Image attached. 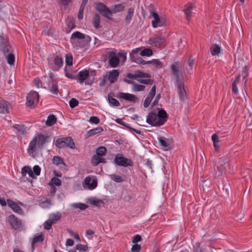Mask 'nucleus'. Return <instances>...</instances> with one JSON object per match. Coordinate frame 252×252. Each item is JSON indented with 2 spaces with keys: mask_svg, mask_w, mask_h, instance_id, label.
<instances>
[{
  "mask_svg": "<svg viewBox=\"0 0 252 252\" xmlns=\"http://www.w3.org/2000/svg\"><path fill=\"white\" fill-rule=\"evenodd\" d=\"M167 114L163 109L158 110V114L150 112L147 116L146 122L153 126H159L163 125L167 121Z\"/></svg>",
  "mask_w": 252,
  "mask_h": 252,
  "instance_id": "obj_1",
  "label": "nucleus"
},
{
  "mask_svg": "<svg viewBox=\"0 0 252 252\" xmlns=\"http://www.w3.org/2000/svg\"><path fill=\"white\" fill-rule=\"evenodd\" d=\"M229 159L225 157L220 158L217 163V169L220 175L224 173L229 168Z\"/></svg>",
  "mask_w": 252,
  "mask_h": 252,
  "instance_id": "obj_2",
  "label": "nucleus"
},
{
  "mask_svg": "<svg viewBox=\"0 0 252 252\" xmlns=\"http://www.w3.org/2000/svg\"><path fill=\"white\" fill-rule=\"evenodd\" d=\"M165 41V37L161 35H159L150 38L147 43L152 46L161 48L164 46Z\"/></svg>",
  "mask_w": 252,
  "mask_h": 252,
  "instance_id": "obj_3",
  "label": "nucleus"
},
{
  "mask_svg": "<svg viewBox=\"0 0 252 252\" xmlns=\"http://www.w3.org/2000/svg\"><path fill=\"white\" fill-rule=\"evenodd\" d=\"M97 186V179L95 176H87L85 178L83 187L89 190L95 189Z\"/></svg>",
  "mask_w": 252,
  "mask_h": 252,
  "instance_id": "obj_4",
  "label": "nucleus"
},
{
  "mask_svg": "<svg viewBox=\"0 0 252 252\" xmlns=\"http://www.w3.org/2000/svg\"><path fill=\"white\" fill-rule=\"evenodd\" d=\"M39 95L36 92L31 91L27 96L26 104L30 107L35 106L38 102Z\"/></svg>",
  "mask_w": 252,
  "mask_h": 252,
  "instance_id": "obj_5",
  "label": "nucleus"
},
{
  "mask_svg": "<svg viewBox=\"0 0 252 252\" xmlns=\"http://www.w3.org/2000/svg\"><path fill=\"white\" fill-rule=\"evenodd\" d=\"M2 33L0 35V50L4 56L12 52V49L9 45V42L2 37Z\"/></svg>",
  "mask_w": 252,
  "mask_h": 252,
  "instance_id": "obj_6",
  "label": "nucleus"
},
{
  "mask_svg": "<svg viewBox=\"0 0 252 252\" xmlns=\"http://www.w3.org/2000/svg\"><path fill=\"white\" fill-rule=\"evenodd\" d=\"M114 162L117 165L123 167L132 166L133 164L132 161L130 159L126 158L119 154L116 156Z\"/></svg>",
  "mask_w": 252,
  "mask_h": 252,
  "instance_id": "obj_7",
  "label": "nucleus"
},
{
  "mask_svg": "<svg viewBox=\"0 0 252 252\" xmlns=\"http://www.w3.org/2000/svg\"><path fill=\"white\" fill-rule=\"evenodd\" d=\"M89 77V73L88 70L84 69L79 72L76 76V81L80 84L85 83V85L89 84L88 79Z\"/></svg>",
  "mask_w": 252,
  "mask_h": 252,
  "instance_id": "obj_8",
  "label": "nucleus"
},
{
  "mask_svg": "<svg viewBox=\"0 0 252 252\" xmlns=\"http://www.w3.org/2000/svg\"><path fill=\"white\" fill-rule=\"evenodd\" d=\"M40 149V147L38 146V144L36 140V137H35L32 139V141L29 144L28 149V152L30 156L33 157H34L38 150Z\"/></svg>",
  "mask_w": 252,
  "mask_h": 252,
  "instance_id": "obj_9",
  "label": "nucleus"
},
{
  "mask_svg": "<svg viewBox=\"0 0 252 252\" xmlns=\"http://www.w3.org/2000/svg\"><path fill=\"white\" fill-rule=\"evenodd\" d=\"M158 139L160 143V145L164 150L167 151L170 149L172 144V140L171 139L161 136H158Z\"/></svg>",
  "mask_w": 252,
  "mask_h": 252,
  "instance_id": "obj_10",
  "label": "nucleus"
},
{
  "mask_svg": "<svg viewBox=\"0 0 252 252\" xmlns=\"http://www.w3.org/2000/svg\"><path fill=\"white\" fill-rule=\"evenodd\" d=\"M181 67V64L179 62L174 63L171 66V70L174 77L177 79V82L180 80V75L181 72L179 68Z\"/></svg>",
  "mask_w": 252,
  "mask_h": 252,
  "instance_id": "obj_11",
  "label": "nucleus"
},
{
  "mask_svg": "<svg viewBox=\"0 0 252 252\" xmlns=\"http://www.w3.org/2000/svg\"><path fill=\"white\" fill-rule=\"evenodd\" d=\"M96 10L100 14L107 16L110 14V9L108 8L103 3L100 2H96L94 3Z\"/></svg>",
  "mask_w": 252,
  "mask_h": 252,
  "instance_id": "obj_12",
  "label": "nucleus"
},
{
  "mask_svg": "<svg viewBox=\"0 0 252 252\" xmlns=\"http://www.w3.org/2000/svg\"><path fill=\"white\" fill-rule=\"evenodd\" d=\"M177 85L180 98L181 100L185 101L187 98V93L184 87V84L182 80H178Z\"/></svg>",
  "mask_w": 252,
  "mask_h": 252,
  "instance_id": "obj_13",
  "label": "nucleus"
},
{
  "mask_svg": "<svg viewBox=\"0 0 252 252\" xmlns=\"http://www.w3.org/2000/svg\"><path fill=\"white\" fill-rule=\"evenodd\" d=\"M156 91V87L155 86H153L144 101L143 106L145 108H147L150 105L154 97L155 96Z\"/></svg>",
  "mask_w": 252,
  "mask_h": 252,
  "instance_id": "obj_14",
  "label": "nucleus"
},
{
  "mask_svg": "<svg viewBox=\"0 0 252 252\" xmlns=\"http://www.w3.org/2000/svg\"><path fill=\"white\" fill-rule=\"evenodd\" d=\"M109 62L112 67H116L119 64L120 60L118 54L114 52L110 53Z\"/></svg>",
  "mask_w": 252,
  "mask_h": 252,
  "instance_id": "obj_15",
  "label": "nucleus"
},
{
  "mask_svg": "<svg viewBox=\"0 0 252 252\" xmlns=\"http://www.w3.org/2000/svg\"><path fill=\"white\" fill-rule=\"evenodd\" d=\"M8 222L12 228L14 229H18L21 227V222L15 216L11 215L8 217Z\"/></svg>",
  "mask_w": 252,
  "mask_h": 252,
  "instance_id": "obj_16",
  "label": "nucleus"
},
{
  "mask_svg": "<svg viewBox=\"0 0 252 252\" xmlns=\"http://www.w3.org/2000/svg\"><path fill=\"white\" fill-rule=\"evenodd\" d=\"M48 85L51 93L55 94H58V84L51 76H50L48 79Z\"/></svg>",
  "mask_w": 252,
  "mask_h": 252,
  "instance_id": "obj_17",
  "label": "nucleus"
},
{
  "mask_svg": "<svg viewBox=\"0 0 252 252\" xmlns=\"http://www.w3.org/2000/svg\"><path fill=\"white\" fill-rule=\"evenodd\" d=\"M119 97L128 101L131 102H135L137 100L136 96L133 94L126 93H119L118 94Z\"/></svg>",
  "mask_w": 252,
  "mask_h": 252,
  "instance_id": "obj_18",
  "label": "nucleus"
},
{
  "mask_svg": "<svg viewBox=\"0 0 252 252\" xmlns=\"http://www.w3.org/2000/svg\"><path fill=\"white\" fill-rule=\"evenodd\" d=\"M154 20L152 21L153 28H156L166 25V21L164 17H154Z\"/></svg>",
  "mask_w": 252,
  "mask_h": 252,
  "instance_id": "obj_19",
  "label": "nucleus"
},
{
  "mask_svg": "<svg viewBox=\"0 0 252 252\" xmlns=\"http://www.w3.org/2000/svg\"><path fill=\"white\" fill-rule=\"evenodd\" d=\"M119 75V72L118 70L113 69L107 72V76L108 80L111 83H113L117 81Z\"/></svg>",
  "mask_w": 252,
  "mask_h": 252,
  "instance_id": "obj_20",
  "label": "nucleus"
},
{
  "mask_svg": "<svg viewBox=\"0 0 252 252\" xmlns=\"http://www.w3.org/2000/svg\"><path fill=\"white\" fill-rule=\"evenodd\" d=\"M126 77L131 79H138L139 78H149V75L142 71H136L134 73H128Z\"/></svg>",
  "mask_w": 252,
  "mask_h": 252,
  "instance_id": "obj_21",
  "label": "nucleus"
},
{
  "mask_svg": "<svg viewBox=\"0 0 252 252\" xmlns=\"http://www.w3.org/2000/svg\"><path fill=\"white\" fill-rule=\"evenodd\" d=\"M10 109L11 105L8 101L4 100L0 101V113L8 114Z\"/></svg>",
  "mask_w": 252,
  "mask_h": 252,
  "instance_id": "obj_22",
  "label": "nucleus"
},
{
  "mask_svg": "<svg viewBox=\"0 0 252 252\" xmlns=\"http://www.w3.org/2000/svg\"><path fill=\"white\" fill-rule=\"evenodd\" d=\"M129 56L130 60L135 63H137L138 64L145 65L147 63H149L150 62H147L143 60L142 58H141L139 55L137 54H133L131 53H129Z\"/></svg>",
  "mask_w": 252,
  "mask_h": 252,
  "instance_id": "obj_23",
  "label": "nucleus"
},
{
  "mask_svg": "<svg viewBox=\"0 0 252 252\" xmlns=\"http://www.w3.org/2000/svg\"><path fill=\"white\" fill-rule=\"evenodd\" d=\"M195 59L190 56L187 61L186 65V69L187 73L191 74L193 72V68L194 65Z\"/></svg>",
  "mask_w": 252,
  "mask_h": 252,
  "instance_id": "obj_24",
  "label": "nucleus"
},
{
  "mask_svg": "<svg viewBox=\"0 0 252 252\" xmlns=\"http://www.w3.org/2000/svg\"><path fill=\"white\" fill-rule=\"evenodd\" d=\"M85 38V34L79 32H73L71 36L70 40L72 44L77 43L78 39Z\"/></svg>",
  "mask_w": 252,
  "mask_h": 252,
  "instance_id": "obj_25",
  "label": "nucleus"
},
{
  "mask_svg": "<svg viewBox=\"0 0 252 252\" xmlns=\"http://www.w3.org/2000/svg\"><path fill=\"white\" fill-rule=\"evenodd\" d=\"M54 66L53 70L54 71L58 70L63 65V60L62 58L59 56H56L54 59Z\"/></svg>",
  "mask_w": 252,
  "mask_h": 252,
  "instance_id": "obj_26",
  "label": "nucleus"
},
{
  "mask_svg": "<svg viewBox=\"0 0 252 252\" xmlns=\"http://www.w3.org/2000/svg\"><path fill=\"white\" fill-rule=\"evenodd\" d=\"M87 200L90 204L97 207H100L104 204V202L101 199L95 197H89Z\"/></svg>",
  "mask_w": 252,
  "mask_h": 252,
  "instance_id": "obj_27",
  "label": "nucleus"
},
{
  "mask_svg": "<svg viewBox=\"0 0 252 252\" xmlns=\"http://www.w3.org/2000/svg\"><path fill=\"white\" fill-rule=\"evenodd\" d=\"M36 140L38 144V146L41 149L44 145L47 142V137L44 134H39L36 137Z\"/></svg>",
  "mask_w": 252,
  "mask_h": 252,
  "instance_id": "obj_28",
  "label": "nucleus"
},
{
  "mask_svg": "<svg viewBox=\"0 0 252 252\" xmlns=\"http://www.w3.org/2000/svg\"><path fill=\"white\" fill-rule=\"evenodd\" d=\"M210 50L212 56H219L221 52V48L219 45L214 44L210 47Z\"/></svg>",
  "mask_w": 252,
  "mask_h": 252,
  "instance_id": "obj_29",
  "label": "nucleus"
},
{
  "mask_svg": "<svg viewBox=\"0 0 252 252\" xmlns=\"http://www.w3.org/2000/svg\"><path fill=\"white\" fill-rule=\"evenodd\" d=\"M91 161L94 166H96L100 163L105 162L104 158L96 154L93 156Z\"/></svg>",
  "mask_w": 252,
  "mask_h": 252,
  "instance_id": "obj_30",
  "label": "nucleus"
},
{
  "mask_svg": "<svg viewBox=\"0 0 252 252\" xmlns=\"http://www.w3.org/2000/svg\"><path fill=\"white\" fill-rule=\"evenodd\" d=\"M124 6L122 4H118L112 5L110 9V14L122 11L124 10Z\"/></svg>",
  "mask_w": 252,
  "mask_h": 252,
  "instance_id": "obj_31",
  "label": "nucleus"
},
{
  "mask_svg": "<svg viewBox=\"0 0 252 252\" xmlns=\"http://www.w3.org/2000/svg\"><path fill=\"white\" fill-rule=\"evenodd\" d=\"M7 202L8 206H9L15 212L19 213L21 211L20 207L13 201L10 199H7Z\"/></svg>",
  "mask_w": 252,
  "mask_h": 252,
  "instance_id": "obj_32",
  "label": "nucleus"
},
{
  "mask_svg": "<svg viewBox=\"0 0 252 252\" xmlns=\"http://www.w3.org/2000/svg\"><path fill=\"white\" fill-rule=\"evenodd\" d=\"M22 174L23 176H26L28 174L30 177L34 178L33 171L32 168L29 166H24L22 169Z\"/></svg>",
  "mask_w": 252,
  "mask_h": 252,
  "instance_id": "obj_33",
  "label": "nucleus"
},
{
  "mask_svg": "<svg viewBox=\"0 0 252 252\" xmlns=\"http://www.w3.org/2000/svg\"><path fill=\"white\" fill-rule=\"evenodd\" d=\"M71 207L75 208V209H79L81 211H84L86 210L87 208H88V206L87 205L79 202V203H73L71 204L70 205Z\"/></svg>",
  "mask_w": 252,
  "mask_h": 252,
  "instance_id": "obj_34",
  "label": "nucleus"
},
{
  "mask_svg": "<svg viewBox=\"0 0 252 252\" xmlns=\"http://www.w3.org/2000/svg\"><path fill=\"white\" fill-rule=\"evenodd\" d=\"M103 130V129L102 127L98 126L89 130L87 132V134L88 136H92L102 132Z\"/></svg>",
  "mask_w": 252,
  "mask_h": 252,
  "instance_id": "obj_35",
  "label": "nucleus"
},
{
  "mask_svg": "<svg viewBox=\"0 0 252 252\" xmlns=\"http://www.w3.org/2000/svg\"><path fill=\"white\" fill-rule=\"evenodd\" d=\"M108 100L110 106L111 107H118L120 105L119 101L113 98L110 94H109L108 95Z\"/></svg>",
  "mask_w": 252,
  "mask_h": 252,
  "instance_id": "obj_36",
  "label": "nucleus"
},
{
  "mask_svg": "<svg viewBox=\"0 0 252 252\" xmlns=\"http://www.w3.org/2000/svg\"><path fill=\"white\" fill-rule=\"evenodd\" d=\"M43 236L42 235H38L33 238L32 242V252L34 249L35 244L38 242H42L43 241Z\"/></svg>",
  "mask_w": 252,
  "mask_h": 252,
  "instance_id": "obj_37",
  "label": "nucleus"
},
{
  "mask_svg": "<svg viewBox=\"0 0 252 252\" xmlns=\"http://www.w3.org/2000/svg\"><path fill=\"white\" fill-rule=\"evenodd\" d=\"M64 144L65 146L70 147L71 149H74L75 148V143L73 139L70 137H64Z\"/></svg>",
  "mask_w": 252,
  "mask_h": 252,
  "instance_id": "obj_38",
  "label": "nucleus"
},
{
  "mask_svg": "<svg viewBox=\"0 0 252 252\" xmlns=\"http://www.w3.org/2000/svg\"><path fill=\"white\" fill-rule=\"evenodd\" d=\"M56 121L57 118L54 115H50L47 118L46 125L47 126H52L56 123Z\"/></svg>",
  "mask_w": 252,
  "mask_h": 252,
  "instance_id": "obj_39",
  "label": "nucleus"
},
{
  "mask_svg": "<svg viewBox=\"0 0 252 252\" xmlns=\"http://www.w3.org/2000/svg\"><path fill=\"white\" fill-rule=\"evenodd\" d=\"M61 218V214L60 213H57L56 214H53L50 215L49 220L53 223H55Z\"/></svg>",
  "mask_w": 252,
  "mask_h": 252,
  "instance_id": "obj_40",
  "label": "nucleus"
},
{
  "mask_svg": "<svg viewBox=\"0 0 252 252\" xmlns=\"http://www.w3.org/2000/svg\"><path fill=\"white\" fill-rule=\"evenodd\" d=\"M110 178L113 180L114 182L117 183H121L124 181L123 177L121 176L115 174H113L109 175Z\"/></svg>",
  "mask_w": 252,
  "mask_h": 252,
  "instance_id": "obj_41",
  "label": "nucleus"
},
{
  "mask_svg": "<svg viewBox=\"0 0 252 252\" xmlns=\"http://www.w3.org/2000/svg\"><path fill=\"white\" fill-rule=\"evenodd\" d=\"M139 54L143 57H150L153 55V52L150 49L146 48L141 51Z\"/></svg>",
  "mask_w": 252,
  "mask_h": 252,
  "instance_id": "obj_42",
  "label": "nucleus"
},
{
  "mask_svg": "<svg viewBox=\"0 0 252 252\" xmlns=\"http://www.w3.org/2000/svg\"><path fill=\"white\" fill-rule=\"evenodd\" d=\"M52 162L54 164L57 165H60L61 164L64 165V163L63 159L58 156H54L53 157L52 159Z\"/></svg>",
  "mask_w": 252,
  "mask_h": 252,
  "instance_id": "obj_43",
  "label": "nucleus"
},
{
  "mask_svg": "<svg viewBox=\"0 0 252 252\" xmlns=\"http://www.w3.org/2000/svg\"><path fill=\"white\" fill-rule=\"evenodd\" d=\"M107 152V149L105 147L101 146L98 147L96 150V154L102 157L105 155Z\"/></svg>",
  "mask_w": 252,
  "mask_h": 252,
  "instance_id": "obj_44",
  "label": "nucleus"
},
{
  "mask_svg": "<svg viewBox=\"0 0 252 252\" xmlns=\"http://www.w3.org/2000/svg\"><path fill=\"white\" fill-rule=\"evenodd\" d=\"M73 17H67L66 20V25L68 26L70 30L74 28L75 27V25L74 23Z\"/></svg>",
  "mask_w": 252,
  "mask_h": 252,
  "instance_id": "obj_45",
  "label": "nucleus"
},
{
  "mask_svg": "<svg viewBox=\"0 0 252 252\" xmlns=\"http://www.w3.org/2000/svg\"><path fill=\"white\" fill-rule=\"evenodd\" d=\"M5 56L8 63H9L10 65L13 64L15 61V57L14 55L12 53V52L6 54Z\"/></svg>",
  "mask_w": 252,
  "mask_h": 252,
  "instance_id": "obj_46",
  "label": "nucleus"
},
{
  "mask_svg": "<svg viewBox=\"0 0 252 252\" xmlns=\"http://www.w3.org/2000/svg\"><path fill=\"white\" fill-rule=\"evenodd\" d=\"M100 22V17H94L93 20V25L94 28L95 29H100L101 27Z\"/></svg>",
  "mask_w": 252,
  "mask_h": 252,
  "instance_id": "obj_47",
  "label": "nucleus"
},
{
  "mask_svg": "<svg viewBox=\"0 0 252 252\" xmlns=\"http://www.w3.org/2000/svg\"><path fill=\"white\" fill-rule=\"evenodd\" d=\"M64 139V137L57 139L55 142L56 146L59 148H64L65 146Z\"/></svg>",
  "mask_w": 252,
  "mask_h": 252,
  "instance_id": "obj_48",
  "label": "nucleus"
},
{
  "mask_svg": "<svg viewBox=\"0 0 252 252\" xmlns=\"http://www.w3.org/2000/svg\"><path fill=\"white\" fill-rule=\"evenodd\" d=\"M193 8V5L192 4H188L186 5L184 11L186 16H189L192 14V10Z\"/></svg>",
  "mask_w": 252,
  "mask_h": 252,
  "instance_id": "obj_49",
  "label": "nucleus"
},
{
  "mask_svg": "<svg viewBox=\"0 0 252 252\" xmlns=\"http://www.w3.org/2000/svg\"><path fill=\"white\" fill-rule=\"evenodd\" d=\"M240 77V76L239 75L232 83V91L235 94H237L238 92L237 84H238Z\"/></svg>",
  "mask_w": 252,
  "mask_h": 252,
  "instance_id": "obj_50",
  "label": "nucleus"
},
{
  "mask_svg": "<svg viewBox=\"0 0 252 252\" xmlns=\"http://www.w3.org/2000/svg\"><path fill=\"white\" fill-rule=\"evenodd\" d=\"M149 11L150 13V16H159L156 10V8L154 5L150 4L148 8Z\"/></svg>",
  "mask_w": 252,
  "mask_h": 252,
  "instance_id": "obj_51",
  "label": "nucleus"
},
{
  "mask_svg": "<svg viewBox=\"0 0 252 252\" xmlns=\"http://www.w3.org/2000/svg\"><path fill=\"white\" fill-rule=\"evenodd\" d=\"M62 182L60 179L56 177H53L52 178L51 181V183L49 185H56L57 186H59L61 185Z\"/></svg>",
  "mask_w": 252,
  "mask_h": 252,
  "instance_id": "obj_52",
  "label": "nucleus"
},
{
  "mask_svg": "<svg viewBox=\"0 0 252 252\" xmlns=\"http://www.w3.org/2000/svg\"><path fill=\"white\" fill-rule=\"evenodd\" d=\"M145 87L142 85L135 84L133 86L132 89L135 92L142 91L144 90Z\"/></svg>",
  "mask_w": 252,
  "mask_h": 252,
  "instance_id": "obj_53",
  "label": "nucleus"
},
{
  "mask_svg": "<svg viewBox=\"0 0 252 252\" xmlns=\"http://www.w3.org/2000/svg\"><path fill=\"white\" fill-rule=\"evenodd\" d=\"M33 176H39L40 174L41 168L38 165H35L33 167Z\"/></svg>",
  "mask_w": 252,
  "mask_h": 252,
  "instance_id": "obj_54",
  "label": "nucleus"
},
{
  "mask_svg": "<svg viewBox=\"0 0 252 252\" xmlns=\"http://www.w3.org/2000/svg\"><path fill=\"white\" fill-rule=\"evenodd\" d=\"M88 249V246L86 245L77 244L76 246V250L80 251L85 252Z\"/></svg>",
  "mask_w": 252,
  "mask_h": 252,
  "instance_id": "obj_55",
  "label": "nucleus"
},
{
  "mask_svg": "<svg viewBox=\"0 0 252 252\" xmlns=\"http://www.w3.org/2000/svg\"><path fill=\"white\" fill-rule=\"evenodd\" d=\"M193 252H202V249L199 242H196L194 246Z\"/></svg>",
  "mask_w": 252,
  "mask_h": 252,
  "instance_id": "obj_56",
  "label": "nucleus"
},
{
  "mask_svg": "<svg viewBox=\"0 0 252 252\" xmlns=\"http://www.w3.org/2000/svg\"><path fill=\"white\" fill-rule=\"evenodd\" d=\"M137 81L139 82L144 84H149L151 82V80L147 79V78H138Z\"/></svg>",
  "mask_w": 252,
  "mask_h": 252,
  "instance_id": "obj_57",
  "label": "nucleus"
},
{
  "mask_svg": "<svg viewBox=\"0 0 252 252\" xmlns=\"http://www.w3.org/2000/svg\"><path fill=\"white\" fill-rule=\"evenodd\" d=\"M89 122L92 124H98L99 123V119L97 117L92 116L90 118Z\"/></svg>",
  "mask_w": 252,
  "mask_h": 252,
  "instance_id": "obj_58",
  "label": "nucleus"
},
{
  "mask_svg": "<svg viewBox=\"0 0 252 252\" xmlns=\"http://www.w3.org/2000/svg\"><path fill=\"white\" fill-rule=\"evenodd\" d=\"M201 186L203 188L204 190L206 189V188H209L211 186L210 181L207 180L203 181L202 183L201 184Z\"/></svg>",
  "mask_w": 252,
  "mask_h": 252,
  "instance_id": "obj_59",
  "label": "nucleus"
},
{
  "mask_svg": "<svg viewBox=\"0 0 252 252\" xmlns=\"http://www.w3.org/2000/svg\"><path fill=\"white\" fill-rule=\"evenodd\" d=\"M52 224H53V223L48 219L44 223V228L47 230L50 229Z\"/></svg>",
  "mask_w": 252,
  "mask_h": 252,
  "instance_id": "obj_60",
  "label": "nucleus"
},
{
  "mask_svg": "<svg viewBox=\"0 0 252 252\" xmlns=\"http://www.w3.org/2000/svg\"><path fill=\"white\" fill-rule=\"evenodd\" d=\"M78 101L75 98H71L69 101V105L71 108H74L78 105Z\"/></svg>",
  "mask_w": 252,
  "mask_h": 252,
  "instance_id": "obj_61",
  "label": "nucleus"
},
{
  "mask_svg": "<svg viewBox=\"0 0 252 252\" xmlns=\"http://www.w3.org/2000/svg\"><path fill=\"white\" fill-rule=\"evenodd\" d=\"M141 250V246L138 244H135L132 246L131 249L132 252H139Z\"/></svg>",
  "mask_w": 252,
  "mask_h": 252,
  "instance_id": "obj_62",
  "label": "nucleus"
},
{
  "mask_svg": "<svg viewBox=\"0 0 252 252\" xmlns=\"http://www.w3.org/2000/svg\"><path fill=\"white\" fill-rule=\"evenodd\" d=\"M66 64L68 65H71L72 64V57L71 55H67L65 58Z\"/></svg>",
  "mask_w": 252,
  "mask_h": 252,
  "instance_id": "obj_63",
  "label": "nucleus"
},
{
  "mask_svg": "<svg viewBox=\"0 0 252 252\" xmlns=\"http://www.w3.org/2000/svg\"><path fill=\"white\" fill-rule=\"evenodd\" d=\"M141 240V237L139 235L137 234L133 237L132 242L134 244H136L137 243L140 241Z\"/></svg>",
  "mask_w": 252,
  "mask_h": 252,
  "instance_id": "obj_64",
  "label": "nucleus"
}]
</instances>
